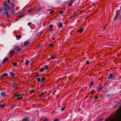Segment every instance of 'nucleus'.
I'll use <instances>...</instances> for the list:
<instances>
[{
  "instance_id": "a878e982",
  "label": "nucleus",
  "mask_w": 121,
  "mask_h": 121,
  "mask_svg": "<svg viewBox=\"0 0 121 121\" xmlns=\"http://www.w3.org/2000/svg\"><path fill=\"white\" fill-rule=\"evenodd\" d=\"M18 47L17 45H15L14 46V48H15L16 50L18 48Z\"/></svg>"
},
{
  "instance_id": "603ef678",
  "label": "nucleus",
  "mask_w": 121,
  "mask_h": 121,
  "mask_svg": "<svg viewBox=\"0 0 121 121\" xmlns=\"http://www.w3.org/2000/svg\"><path fill=\"white\" fill-rule=\"evenodd\" d=\"M43 94V93L41 95H42Z\"/></svg>"
},
{
  "instance_id": "6e6552de",
  "label": "nucleus",
  "mask_w": 121,
  "mask_h": 121,
  "mask_svg": "<svg viewBox=\"0 0 121 121\" xmlns=\"http://www.w3.org/2000/svg\"><path fill=\"white\" fill-rule=\"evenodd\" d=\"M8 60V58H5L2 61L3 63H5L7 62Z\"/></svg>"
},
{
  "instance_id": "dca6fc26",
  "label": "nucleus",
  "mask_w": 121,
  "mask_h": 121,
  "mask_svg": "<svg viewBox=\"0 0 121 121\" xmlns=\"http://www.w3.org/2000/svg\"><path fill=\"white\" fill-rule=\"evenodd\" d=\"M59 26L60 28H62L63 26V25L62 23H60L59 25Z\"/></svg>"
},
{
  "instance_id": "864d4df0",
  "label": "nucleus",
  "mask_w": 121,
  "mask_h": 121,
  "mask_svg": "<svg viewBox=\"0 0 121 121\" xmlns=\"http://www.w3.org/2000/svg\"><path fill=\"white\" fill-rule=\"evenodd\" d=\"M1 67V66L0 65V68Z\"/></svg>"
},
{
  "instance_id": "49530a36",
  "label": "nucleus",
  "mask_w": 121,
  "mask_h": 121,
  "mask_svg": "<svg viewBox=\"0 0 121 121\" xmlns=\"http://www.w3.org/2000/svg\"><path fill=\"white\" fill-rule=\"evenodd\" d=\"M75 15H75V14H73V16H72V17H74L75 16Z\"/></svg>"
},
{
  "instance_id": "ddd939ff",
  "label": "nucleus",
  "mask_w": 121,
  "mask_h": 121,
  "mask_svg": "<svg viewBox=\"0 0 121 121\" xmlns=\"http://www.w3.org/2000/svg\"><path fill=\"white\" fill-rule=\"evenodd\" d=\"M42 9L41 8H40L36 10V13H37L39 12L40 11H41Z\"/></svg>"
},
{
  "instance_id": "4c0bfd02",
  "label": "nucleus",
  "mask_w": 121,
  "mask_h": 121,
  "mask_svg": "<svg viewBox=\"0 0 121 121\" xmlns=\"http://www.w3.org/2000/svg\"><path fill=\"white\" fill-rule=\"evenodd\" d=\"M31 24V23L30 22H29L28 24V25L29 26Z\"/></svg>"
},
{
  "instance_id": "3c124183",
  "label": "nucleus",
  "mask_w": 121,
  "mask_h": 121,
  "mask_svg": "<svg viewBox=\"0 0 121 121\" xmlns=\"http://www.w3.org/2000/svg\"><path fill=\"white\" fill-rule=\"evenodd\" d=\"M120 20L121 21V16H120Z\"/></svg>"
},
{
  "instance_id": "a19ab883",
  "label": "nucleus",
  "mask_w": 121,
  "mask_h": 121,
  "mask_svg": "<svg viewBox=\"0 0 121 121\" xmlns=\"http://www.w3.org/2000/svg\"><path fill=\"white\" fill-rule=\"evenodd\" d=\"M65 108V107H63V108H61L60 110H63Z\"/></svg>"
},
{
  "instance_id": "423d86ee",
  "label": "nucleus",
  "mask_w": 121,
  "mask_h": 121,
  "mask_svg": "<svg viewBox=\"0 0 121 121\" xmlns=\"http://www.w3.org/2000/svg\"><path fill=\"white\" fill-rule=\"evenodd\" d=\"M102 87L101 86H100L97 89V91H99L102 90Z\"/></svg>"
},
{
  "instance_id": "f03ea898",
  "label": "nucleus",
  "mask_w": 121,
  "mask_h": 121,
  "mask_svg": "<svg viewBox=\"0 0 121 121\" xmlns=\"http://www.w3.org/2000/svg\"><path fill=\"white\" fill-rule=\"evenodd\" d=\"M18 88L17 84L15 83H13L11 87V89L12 90H15Z\"/></svg>"
},
{
  "instance_id": "58836bf2",
  "label": "nucleus",
  "mask_w": 121,
  "mask_h": 121,
  "mask_svg": "<svg viewBox=\"0 0 121 121\" xmlns=\"http://www.w3.org/2000/svg\"><path fill=\"white\" fill-rule=\"evenodd\" d=\"M98 98V97L97 96H95V99H97Z\"/></svg>"
},
{
  "instance_id": "f8f14e48",
  "label": "nucleus",
  "mask_w": 121,
  "mask_h": 121,
  "mask_svg": "<svg viewBox=\"0 0 121 121\" xmlns=\"http://www.w3.org/2000/svg\"><path fill=\"white\" fill-rule=\"evenodd\" d=\"M84 30V29L83 28H82L80 29L78 31L80 34H81L82 33Z\"/></svg>"
},
{
  "instance_id": "2f4dec72",
  "label": "nucleus",
  "mask_w": 121,
  "mask_h": 121,
  "mask_svg": "<svg viewBox=\"0 0 121 121\" xmlns=\"http://www.w3.org/2000/svg\"><path fill=\"white\" fill-rule=\"evenodd\" d=\"M54 10H52L50 12V14H51L52 13H53L54 12Z\"/></svg>"
},
{
  "instance_id": "c756f323",
  "label": "nucleus",
  "mask_w": 121,
  "mask_h": 121,
  "mask_svg": "<svg viewBox=\"0 0 121 121\" xmlns=\"http://www.w3.org/2000/svg\"><path fill=\"white\" fill-rule=\"evenodd\" d=\"M13 65L14 66H16L17 65V64L16 63H14L13 64Z\"/></svg>"
},
{
  "instance_id": "7c9ffc66",
  "label": "nucleus",
  "mask_w": 121,
  "mask_h": 121,
  "mask_svg": "<svg viewBox=\"0 0 121 121\" xmlns=\"http://www.w3.org/2000/svg\"><path fill=\"white\" fill-rule=\"evenodd\" d=\"M8 73H5L3 74V76H7L8 75Z\"/></svg>"
},
{
  "instance_id": "e433bc0d",
  "label": "nucleus",
  "mask_w": 121,
  "mask_h": 121,
  "mask_svg": "<svg viewBox=\"0 0 121 121\" xmlns=\"http://www.w3.org/2000/svg\"><path fill=\"white\" fill-rule=\"evenodd\" d=\"M63 13V11H60V14H62Z\"/></svg>"
},
{
  "instance_id": "72a5a7b5",
  "label": "nucleus",
  "mask_w": 121,
  "mask_h": 121,
  "mask_svg": "<svg viewBox=\"0 0 121 121\" xmlns=\"http://www.w3.org/2000/svg\"><path fill=\"white\" fill-rule=\"evenodd\" d=\"M53 27V26L52 25H51L50 26V27L51 28H52Z\"/></svg>"
},
{
  "instance_id": "5701e85b",
  "label": "nucleus",
  "mask_w": 121,
  "mask_h": 121,
  "mask_svg": "<svg viewBox=\"0 0 121 121\" xmlns=\"http://www.w3.org/2000/svg\"><path fill=\"white\" fill-rule=\"evenodd\" d=\"M44 70V69L43 68H42L40 69L39 71L40 72H42Z\"/></svg>"
},
{
  "instance_id": "6ab92c4d",
  "label": "nucleus",
  "mask_w": 121,
  "mask_h": 121,
  "mask_svg": "<svg viewBox=\"0 0 121 121\" xmlns=\"http://www.w3.org/2000/svg\"><path fill=\"white\" fill-rule=\"evenodd\" d=\"M29 62L28 60H26V62L25 63V64L26 65H28L29 63Z\"/></svg>"
},
{
  "instance_id": "ea45409f",
  "label": "nucleus",
  "mask_w": 121,
  "mask_h": 121,
  "mask_svg": "<svg viewBox=\"0 0 121 121\" xmlns=\"http://www.w3.org/2000/svg\"><path fill=\"white\" fill-rule=\"evenodd\" d=\"M86 64L87 65H89V62L88 61H86Z\"/></svg>"
},
{
  "instance_id": "cd10ccee",
  "label": "nucleus",
  "mask_w": 121,
  "mask_h": 121,
  "mask_svg": "<svg viewBox=\"0 0 121 121\" xmlns=\"http://www.w3.org/2000/svg\"><path fill=\"white\" fill-rule=\"evenodd\" d=\"M44 78L43 77H42V78H41V81H44Z\"/></svg>"
},
{
  "instance_id": "f3484780",
  "label": "nucleus",
  "mask_w": 121,
  "mask_h": 121,
  "mask_svg": "<svg viewBox=\"0 0 121 121\" xmlns=\"http://www.w3.org/2000/svg\"><path fill=\"white\" fill-rule=\"evenodd\" d=\"M107 26V25H104L102 27L103 28V30H104L105 29L106 26Z\"/></svg>"
},
{
  "instance_id": "a18cd8bd",
  "label": "nucleus",
  "mask_w": 121,
  "mask_h": 121,
  "mask_svg": "<svg viewBox=\"0 0 121 121\" xmlns=\"http://www.w3.org/2000/svg\"><path fill=\"white\" fill-rule=\"evenodd\" d=\"M32 10H28V12H31V11Z\"/></svg>"
},
{
  "instance_id": "de8ad7c7",
  "label": "nucleus",
  "mask_w": 121,
  "mask_h": 121,
  "mask_svg": "<svg viewBox=\"0 0 121 121\" xmlns=\"http://www.w3.org/2000/svg\"><path fill=\"white\" fill-rule=\"evenodd\" d=\"M17 96H20L21 95H22V94L21 95H20V94H17Z\"/></svg>"
},
{
  "instance_id": "7ed1b4c3",
  "label": "nucleus",
  "mask_w": 121,
  "mask_h": 121,
  "mask_svg": "<svg viewBox=\"0 0 121 121\" xmlns=\"http://www.w3.org/2000/svg\"><path fill=\"white\" fill-rule=\"evenodd\" d=\"M120 10H117L116 12V14L114 19H115L119 15L120 13Z\"/></svg>"
},
{
  "instance_id": "aec40b11",
  "label": "nucleus",
  "mask_w": 121,
  "mask_h": 121,
  "mask_svg": "<svg viewBox=\"0 0 121 121\" xmlns=\"http://www.w3.org/2000/svg\"><path fill=\"white\" fill-rule=\"evenodd\" d=\"M51 58L54 60L56 58V57L54 56H52L51 57Z\"/></svg>"
},
{
  "instance_id": "20e7f679",
  "label": "nucleus",
  "mask_w": 121,
  "mask_h": 121,
  "mask_svg": "<svg viewBox=\"0 0 121 121\" xmlns=\"http://www.w3.org/2000/svg\"><path fill=\"white\" fill-rule=\"evenodd\" d=\"M30 41V40H29L25 41L24 43V46H27L29 44Z\"/></svg>"
},
{
  "instance_id": "39448f33",
  "label": "nucleus",
  "mask_w": 121,
  "mask_h": 121,
  "mask_svg": "<svg viewBox=\"0 0 121 121\" xmlns=\"http://www.w3.org/2000/svg\"><path fill=\"white\" fill-rule=\"evenodd\" d=\"M113 74H109V77L108 78V79L109 80H111L112 78L113 77Z\"/></svg>"
},
{
  "instance_id": "473e14b6",
  "label": "nucleus",
  "mask_w": 121,
  "mask_h": 121,
  "mask_svg": "<svg viewBox=\"0 0 121 121\" xmlns=\"http://www.w3.org/2000/svg\"><path fill=\"white\" fill-rule=\"evenodd\" d=\"M3 10V9H0V13Z\"/></svg>"
},
{
  "instance_id": "09e8293b",
  "label": "nucleus",
  "mask_w": 121,
  "mask_h": 121,
  "mask_svg": "<svg viewBox=\"0 0 121 121\" xmlns=\"http://www.w3.org/2000/svg\"><path fill=\"white\" fill-rule=\"evenodd\" d=\"M14 95H15V96H17V94H14Z\"/></svg>"
},
{
  "instance_id": "a211bd4d",
  "label": "nucleus",
  "mask_w": 121,
  "mask_h": 121,
  "mask_svg": "<svg viewBox=\"0 0 121 121\" xmlns=\"http://www.w3.org/2000/svg\"><path fill=\"white\" fill-rule=\"evenodd\" d=\"M90 85H89V87H90L91 86H92L93 85V82H90Z\"/></svg>"
},
{
  "instance_id": "0eeeda50",
  "label": "nucleus",
  "mask_w": 121,
  "mask_h": 121,
  "mask_svg": "<svg viewBox=\"0 0 121 121\" xmlns=\"http://www.w3.org/2000/svg\"><path fill=\"white\" fill-rule=\"evenodd\" d=\"M29 119L28 118H25L22 119V121H29Z\"/></svg>"
},
{
  "instance_id": "bb28decb",
  "label": "nucleus",
  "mask_w": 121,
  "mask_h": 121,
  "mask_svg": "<svg viewBox=\"0 0 121 121\" xmlns=\"http://www.w3.org/2000/svg\"><path fill=\"white\" fill-rule=\"evenodd\" d=\"M48 66L47 65H45L44 66V68L45 69H47L48 68Z\"/></svg>"
},
{
  "instance_id": "9b49d317",
  "label": "nucleus",
  "mask_w": 121,
  "mask_h": 121,
  "mask_svg": "<svg viewBox=\"0 0 121 121\" xmlns=\"http://www.w3.org/2000/svg\"><path fill=\"white\" fill-rule=\"evenodd\" d=\"M9 54L11 55H13L14 53V51L13 50H11L9 52Z\"/></svg>"
},
{
  "instance_id": "c85d7f7f",
  "label": "nucleus",
  "mask_w": 121,
  "mask_h": 121,
  "mask_svg": "<svg viewBox=\"0 0 121 121\" xmlns=\"http://www.w3.org/2000/svg\"><path fill=\"white\" fill-rule=\"evenodd\" d=\"M16 50L18 52H20L21 50V49L20 48H18Z\"/></svg>"
},
{
  "instance_id": "8fccbe9b",
  "label": "nucleus",
  "mask_w": 121,
  "mask_h": 121,
  "mask_svg": "<svg viewBox=\"0 0 121 121\" xmlns=\"http://www.w3.org/2000/svg\"><path fill=\"white\" fill-rule=\"evenodd\" d=\"M47 120V119H44L43 120V121H46Z\"/></svg>"
},
{
  "instance_id": "f257e3e1",
  "label": "nucleus",
  "mask_w": 121,
  "mask_h": 121,
  "mask_svg": "<svg viewBox=\"0 0 121 121\" xmlns=\"http://www.w3.org/2000/svg\"><path fill=\"white\" fill-rule=\"evenodd\" d=\"M3 8L4 12L7 16H9L8 11L10 9V7L6 3H5L3 6Z\"/></svg>"
},
{
  "instance_id": "c9c22d12",
  "label": "nucleus",
  "mask_w": 121,
  "mask_h": 121,
  "mask_svg": "<svg viewBox=\"0 0 121 121\" xmlns=\"http://www.w3.org/2000/svg\"><path fill=\"white\" fill-rule=\"evenodd\" d=\"M72 4L71 3H69L68 4V5L70 6H72Z\"/></svg>"
},
{
  "instance_id": "f704fd0d",
  "label": "nucleus",
  "mask_w": 121,
  "mask_h": 121,
  "mask_svg": "<svg viewBox=\"0 0 121 121\" xmlns=\"http://www.w3.org/2000/svg\"><path fill=\"white\" fill-rule=\"evenodd\" d=\"M53 121H59V119L58 118L56 119Z\"/></svg>"
},
{
  "instance_id": "37998d69",
  "label": "nucleus",
  "mask_w": 121,
  "mask_h": 121,
  "mask_svg": "<svg viewBox=\"0 0 121 121\" xmlns=\"http://www.w3.org/2000/svg\"><path fill=\"white\" fill-rule=\"evenodd\" d=\"M36 75L37 77H38L39 75V74L38 73H36Z\"/></svg>"
},
{
  "instance_id": "393cba45",
  "label": "nucleus",
  "mask_w": 121,
  "mask_h": 121,
  "mask_svg": "<svg viewBox=\"0 0 121 121\" xmlns=\"http://www.w3.org/2000/svg\"><path fill=\"white\" fill-rule=\"evenodd\" d=\"M22 97L21 96L19 97H18L17 98V99L18 100H22Z\"/></svg>"
},
{
  "instance_id": "4468645a",
  "label": "nucleus",
  "mask_w": 121,
  "mask_h": 121,
  "mask_svg": "<svg viewBox=\"0 0 121 121\" xmlns=\"http://www.w3.org/2000/svg\"><path fill=\"white\" fill-rule=\"evenodd\" d=\"M5 106V104H0V108H4Z\"/></svg>"
},
{
  "instance_id": "5fc2aeb1",
  "label": "nucleus",
  "mask_w": 121,
  "mask_h": 121,
  "mask_svg": "<svg viewBox=\"0 0 121 121\" xmlns=\"http://www.w3.org/2000/svg\"><path fill=\"white\" fill-rule=\"evenodd\" d=\"M120 9L121 10V6L120 7Z\"/></svg>"
},
{
  "instance_id": "9d476101",
  "label": "nucleus",
  "mask_w": 121,
  "mask_h": 121,
  "mask_svg": "<svg viewBox=\"0 0 121 121\" xmlns=\"http://www.w3.org/2000/svg\"><path fill=\"white\" fill-rule=\"evenodd\" d=\"M1 94L3 97H4L5 96L6 94L4 92H2L1 93Z\"/></svg>"
},
{
  "instance_id": "b1692460",
  "label": "nucleus",
  "mask_w": 121,
  "mask_h": 121,
  "mask_svg": "<svg viewBox=\"0 0 121 121\" xmlns=\"http://www.w3.org/2000/svg\"><path fill=\"white\" fill-rule=\"evenodd\" d=\"M16 37L17 38H20L21 37V36L20 35H17Z\"/></svg>"
},
{
  "instance_id": "2eb2a0df",
  "label": "nucleus",
  "mask_w": 121,
  "mask_h": 121,
  "mask_svg": "<svg viewBox=\"0 0 121 121\" xmlns=\"http://www.w3.org/2000/svg\"><path fill=\"white\" fill-rule=\"evenodd\" d=\"M24 14H20L18 15V17L19 18H21L24 15Z\"/></svg>"
},
{
  "instance_id": "4be33fe9",
  "label": "nucleus",
  "mask_w": 121,
  "mask_h": 121,
  "mask_svg": "<svg viewBox=\"0 0 121 121\" xmlns=\"http://www.w3.org/2000/svg\"><path fill=\"white\" fill-rule=\"evenodd\" d=\"M37 80L38 82H40L41 80L40 78H37Z\"/></svg>"
},
{
  "instance_id": "1a4fd4ad",
  "label": "nucleus",
  "mask_w": 121,
  "mask_h": 121,
  "mask_svg": "<svg viewBox=\"0 0 121 121\" xmlns=\"http://www.w3.org/2000/svg\"><path fill=\"white\" fill-rule=\"evenodd\" d=\"M10 75L12 77H14L15 76V75L14 73L12 72H10Z\"/></svg>"
},
{
  "instance_id": "79ce46f5",
  "label": "nucleus",
  "mask_w": 121,
  "mask_h": 121,
  "mask_svg": "<svg viewBox=\"0 0 121 121\" xmlns=\"http://www.w3.org/2000/svg\"><path fill=\"white\" fill-rule=\"evenodd\" d=\"M49 46L51 47H52L53 46V44H51L50 43V44H49Z\"/></svg>"
},
{
  "instance_id": "412c9836",
  "label": "nucleus",
  "mask_w": 121,
  "mask_h": 121,
  "mask_svg": "<svg viewBox=\"0 0 121 121\" xmlns=\"http://www.w3.org/2000/svg\"><path fill=\"white\" fill-rule=\"evenodd\" d=\"M34 92V91L33 90H31L29 91V92L30 93H33Z\"/></svg>"
},
{
  "instance_id": "c03bdc74",
  "label": "nucleus",
  "mask_w": 121,
  "mask_h": 121,
  "mask_svg": "<svg viewBox=\"0 0 121 121\" xmlns=\"http://www.w3.org/2000/svg\"><path fill=\"white\" fill-rule=\"evenodd\" d=\"M8 2L9 3H10V0H8Z\"/></svg>"
}]
</instances>
